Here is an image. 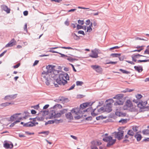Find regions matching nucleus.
<instances>
[{"instance_id": "obj_28", "label": "nucleus", "mask_w": 149, "mask_h": 149, "mask_svg": "<svg viewBox=\"0 0 149 149\" xmlns=\"http://www.w3.org/2000/svg\"><path fill=\"white\" fill-rule=\"evenodd\" d=\"M62 107V106L59 104H57L54 105L53 107L54 109H60Z\"/></svg>"}, {"instance_id": "obj_2", "label": "nucleus", "mask_w": 149, "mask_h": 149, "mask_svg": "<svg viewBox=\"0 0 149 149\" xmlns=\"http://www.w3.org/2000/svg\"><path fill=\"white\" fill-rule=\"evenodd\" d=\"M69 77L68 74L65 73L60 74L59 77L56 80V82L59 85H64L67 84V80H69Z\"/></svg>"}, {"instance_id": "obj_44", "label": "nucleus", "mask_w": 149, "mask_h": 149, "mask_svg": "<svg viewBox=\"0 0 149 149\" xmlns=\"http://www.w3.org/2000/svg\"><path fill=\"white\" fill-rule=\"evenodd\" d=\"M120 48V47H118V46H115L112 47L110 48L109 49V50H111L112 49H119Z\"/></svg>"}, {"instance_id": "obj_49", "label": "nucleus", "mask_w": 149, "mask_h": 149, "mask_svg": "<svg viewBox=\"0 0 149 149\" xmlns=\"http://www.w3.org/2000/svg\"><path fill=\"white\" fill-rule=\"evenodd\" d=\"M20 63H18L17 64V65H14L13 66V68H17L20 66Z\"/></svg>"}, {"instance_id": "obj_38", "label": "nucleus", "mask_w": 149, "mask_h": 149, "mask_svg": "<svg viewBox=\"0 0 149 149\" xmlns=\"http://www.w3.org/2000/svg\"><path fill=\"white\" fill-rule=\"evenodd\" d=\"M16 115L13 114L12 116L10 118V120L11 121H13L15 120V117Z\"/></svg>"}, {"instance_id": "obj_35", "label": "nucleus", "mask_w": 149, "mask_h": 149, "mask_svg": "<svg viewBox=\"0 0 149 149\" xmlns=\"http://www.w3.org/2000/svg\"><path fill=\"white\" fill-rule=\"evenodd\" d=\"M21 114V113H16V114H15L14 115H16V116H15V119H18L19 120H20L22 119V117L18 118V115H20Z\"/></svg>"}, {"instance_id": "obj_19", "label": "nucleus", "mask_w": 149, "mask_h": 149, "mask_svg": "<svg viewBox=\"0 0 149 149\" xmlns=\"http://www.w3.org/2000/svg\"><path fill=\"white\" fill-rule=\"evenodd\" d=\"M3 146L6 148H12L13 146V144H9L7 143H6L3 144Z\"/></svg>"}, {"instance_id": "obj_23", "label": "nucleus", "mask_w": 149, "mask_h": 149, "mask_svg": "<svg viewBox=\"0 0 149 149\" xmlns=\"http://www.w3.org/2000/svg\"><path fill=\"white\" fill-rule=\"evenodd\" d=\"M135 69L139 72H141L143 70V68L141 66H134Z\"/></svg>"}, {"instance_id": "obj_51", "label": "nucleus", "mask_w": 149, "mask_h": 149, "mask_svg": "<svg viewBox=\"0 0 149 149\" xmlns=\"http://www.w3.org/2000/svg\"><path fill=\"white\" fill-rule=\"evenodd\" d=\"M19 136L21 138H24L26 137V136L23 134H19Z\"/></svg>"}, {"instance_id": "obj_63", "label": "nucleus", "mask_w": 149, "mask_h": 149, "mask_svg": "<svg viewBox=\"0 0 149 149\" xmlns=\"http://www.w3.org/2000/svg\"><path fill=\"white\" fill-rule=\"evenodd\" d=\"M49 105L48 104H46V105H45L44 107H43V109H47V108L49 107Z\"/></svg>"}, {"instance_id": "obj_25", "label": "nucleus", "mask_w": 149, "mask_h": 149, "mask_svg": "<svg viewBox=\"0 0 149 149\" xmlns=\"http://www.w3.org/2000/svg\"><path fill=\"white\" fill-rule=\"evenodd\" d=\"M35 125V124L34 123L30 122L25 124L24 125V126L26 127H33Z\"/></svg>"}, {"instance_id": "obj_56", "label": "nucleus", "mask_w": 149, "mask_h": 149, "mask_svg": "<svg viewBox=\"0 0 149 149\" xmlns=\"http://www.w3.org/2000/svg\"><path fill=\"white\" fill-rule=\"evenodd\" d=\"M126 62H127L129 63H130L131 64H132V65L134 64V63L132 61H126Z\"/></svg>"}, {"instance_id": "obj_30", "label": "nucleus", "mask_w": 149, "mask_h": 149, "mask_svg": "<svg viewBox=\"0 0 149 149\" xmlns=\"http://www.w3.org/2000/svg\"><path fill=\"white\" fill-rule=\"evenodd\" d=\"M121 56L120 54L118 53H113L110 55V56L112 57H118L120 56Z\"/></svg>"}, {"instance_id": "obj_13", "label": "nucleus", "mask_w": 149, "mask_h": 149, "mask_svg": "<svg viewBox=\"0 0 149 149\" xmlns=\"http://www.w3.org/2000/svg\"><path fill=\"white\" fill-rule=\"evenodd\" d=\"M141 56L144 57L145 56L140 55L139 54H134L132 56V58L133 61L136 62L137 61V59L139 58Z\"/></svg>"}, {"instance_id": "obj_57", "label": "nucleus", "mask_w": 149, "mask_h": 149, "mask_svg": "<svg viewBox=\"0 0 149 149\" xmlns=\"http://www.w3.org/2000/svg\"><path fill=\"white\" fill-rule=\"evenodd\" d=\"M58 53L59 54L61 55V57H66L67 56V55H65V54H61L59 52V53Z\"/></svg>"}, {"instance_id": "obj_31", "label": "nucleus", "mask_w": 149, "mask_h": 149, "mask_svg": "<svg viewBox=\"0 0 149 149\" xmlns=\"http://www.w3.org/2000/svg\"><path fill=\"white\" fill-rule=\"evenodd\" d=\"M92 23H91V24L88 26L87 27V28L86 31L87 32H90L92 31Z\"/></svg>"}, {"instance_id": "obj_14", "label": "nucleus", "mask_w": 149, "mask_h": 149, "mask_svg": "<svg viewBox=\"0 0 149 149\" xmlns=\"http://www.w3.org/2000/svg\"><path fill=\"white\" fill-rule=\"evenodd\" d=\"M71 112L73 116L78 115L80 113V109L79 108L73 109L71 111Z\"/></svg>"}, {"instance_id": "obj_45", "label": "nucleus", "mask_w": 149, "mask_h": 149, "mask_svg": "<svg viewBox=\"0 0 149 149\" xmlns=\"http://www.w3.org/2000/svg\"><path fill=\"white\" fill-rule=\"evenodd\" d=\"M96 111V109H95L94 111L91 113V115L93 116H95L97 115V114L95 113V111Z\"/></svg>"}, {"instance_id": "obj_17", "label": "nucleus", "mask_w": 149, "mask_h": 149, "mask_svg": "<svg viewBox=\"0 0 149 149\" xmlns=\"http://www.w3.org/2000/svg\"><path fill=\"white\" fill-rule=\"evenodd\" d=\"M67 111V110L63 109L62 110L60 111L59 113H56L55 118L60 117L62 115L64 114L65 113V111Z\"/></svg>"}, {"instance_id": "obj_59", "label": "nucleus", "mask_w": 149, "mask_h": 149, "mask_svg": "<svg viewBox=\"0 0 149 149\" xmlns=\"http://www.w3.org/2000/svg\"><path fill=\"white\" fill-rule=\"evenodd\" d=\"M70 136L73 139H75L77 140V137H76V136H73L72 135H71Z\"/></svg>"}, {"instance_id": "obj_29", "label": "nucleus", "mask_w": 149, "mask_h": 149, "mask_svg": "<svg viewBox=\"0 0 149 149\" xmlns=\"http://www.w3.org/2000/svg\"><path fill=\"white\" fill-rule=\"evenodd\" d=\"M127 134L132 137L134 135V133L132 130H129L127 133Z\"/></svg>"}, {"instance_id": "obj_6", "label": "nucleus", "mask_w": 149, "mask_h": 149, "mask_svg": "<svg viewBox=\"0 0 149 149\" xmlns=\"http://www.w3.org/2000/svg\"><path fill=\"white\" fill-rule=\"evenodd\" d=\"M118 130L119 131L118 132H115L113 133L115 134V137L119 140L123 138L124 132L122 130H119V129Z\"/></svg>"}, {"instance_id": "obj_54", "label": "nucleus", "mask_w": 149, "mask_h": 149, "mask_svg": "<svg viewBox=\"0 0 149 149\" xmlns=\"http://www.w3.org/2000/svg\"><path fill=\"white\" fill-rule=\"evenodd\" d=\"M38 62H39V61H38V60L35 61L34 63L33 64V66H35L38 63Z\"/></svg>"}, {"instance_id": "obj_48", "label": "nucleus", "mask_w": 149, "mask_h": 149, "mask_svg": "<svg viewBox=\"0 0 149 149\" xmlns=\"http://www.w3.org/2000/svg\"><path fill=\"white\" fill-rule=\"evenodd\" d=\"M119 122L120 123H126L127 122V120L126 119H122Z\"/></svg>"}, {"instance_id": "obj_18", "label": "nucleus", "mask_w": 149, "mask_h": 149, "mask_svg": "<svg viewBox=\"0 0 149 149\" xmlns=\"http://www.w3.org/2000/svg\"><path fill=\"white\" fill-rule=\"evenodd\" d=\"M92 103L91 102H87L83 103L80 105L82 109L86 108L89 106H91L92 105Z\"/></svg>"}, {"instance_id": "obj_1", "label": "nucleus", "mask_w": 149, "mask_h": 149, "mask_svg": "<svg viewBox=\"0 0 149 149\" xmlns=\"http://www.w3.org/2000/svg\"><path fill=\"white\" fill-rule=\"evenodd\" d=\"M46 69L47 70L44 71L41 74L42 78L45 81V83L47 85H48L50 84V76L52 77V75L55 76L54 74L52 72V68L51 65H49L47 66Z\"/></svg>"}, {"instance_id": "obj_22", "label": "nucleus", "mask_w": 149, "mask_h": 149, "mask_svg": "<svg viewBox=\"0 0 149 149\" xmlns=\"http://www.w3.org/2000/svg\"><path fill=\"white\" fill-rule=\"evenodd\" d=\"M144 47V46H138L136 47V48L137 49V50H134L133 51H132L131 52H139L141 51L143 49Z\"/></svg>"}, {"instance_id": "obj_34", "label": "nucleus", "mask_w": 149, "mask_h": 149, "mask_svg": "<svg viewBox=\"0 0 149 149\" xmlns=\"http://www.w3.org/2000/svg\"><path fill=\"white\" fill-rule=\"evenodd\" d=\"M119 70L123 74H128L130 73V72L121 69H120Z\"/></svg>"}, {"instance_id": "obj_27", "label": "nucleus", "mask_w": 149, "mask_h": 149, "mask_svg": "<svg viewBox=\"0 0 149 149\" xmlns=\"http://www.w3.org/2000/svg\"><path fill=\"white\" fill-rule=\"evenodd\" d=\"M134 137L136 139L137 141H140L142 138L141 135L140 134L137 133L134 136Z\"/></svg>"}, {"instance_id": "obj_21", "label": "nucleus", "mask_w": 149, "mask_h": 149, "mask_svg": "<svg viewBox=\"0 0 149 149\" xmlns=\"http://www.w3.org/2000/svg\"><path fill=\"white\" fill-rule=\"evenodd\" d=\"M70 55L71 56L67 55V56H66L65 58L70 62H72L73 61L76 60V59L73 58V55Z\"/></svg>"}, {"instance_id": "obj_55", "label": "nucleus", "mask_w": 149, "mask_h": 149, "mask_svg": "<svg viewBox=\"0 0 149 149\" xmlns=\"http://www.w3.org/2000/svg\"><path fill=\"white\" fill-rule=\"evenodd\" d=\"M11 97L10 95H8L5 97V99L6 100L10 99L11 98Z\"/></svg>"}, {"instance_id": "obj_10", "label": "nucleus", "mask_w": 149, "mask_h": 149, "mask_svg": "<svg viewBox=\"0 0 149 149\" xmlns=\"http://www.w3.org/2000/svg\"><path fill=\"white\" fill-rule=\"evenodd\" d=\"M91 143L92 144L91 146V149H98L96 146H99L102 144L101 142L99 141H93Z\"/></svg>"}, {"instance_id": "obj_41", "label": "nucleus", "mask_w": 149, "mask_h": 149, "mask_svg": "<svg viewBox=\"0 0 149 149\" xmlns=\"http://www.w3.org/2000/svg\"><path fill=\"white\" fill-rule=\"evenodd\" d=\"M136 97L137 99L139 100L142 97V96L140 94H137L136 95Z\"/></svg>"}, {"instance_id": "obj_50", "label": "nucleus", "mask_w": 149, "mask_h": 149, "mask_svg": "<svg viewBox=\"0 0 149 149\" xmlns=\"http://www.w3.org/2000/svg\"><path fill=\"white\" fill-rule=\"evenodd\" d=\"M77 28L78 29H81L83 28V26H81L78 24L77 26Z\"/></svg>"}, {"instance_id": "obj_64", "label": "nucleus", "mask_w": 149, "mask_h": 149, "mask_svg": "<svg viewBox=\"0 0 149 149\" xmlns=\"http://www.w3.org/2000/svg\"><path fill=\"white\" fill-rule=\"evenodd\" d=\"M31 113L32 114H35L36 113V111L34 110H31Z\"/></svg>"}, {"instance_id": "obj_60", "label": "nucleus", "mask_w": 149, "mask_h": 149, "mask_svg": "<svg viewBox=\"0 0 149 149\" xmlns=\"http://www.w3.org/2000/svg\"><path fill=\"white\" fill-rule=\"evenodd\" d=\"M28 11H25L24 12L23 14L24 16H26L28 15Z\"/></svg>"}, {"instance_id": "obj_61", "label": "nucleus", "mask_w": 149, "mask_h": 149, "mask_svg": "<svg viewBox=\"0 0 149 149\" xmlns=\"http://www.w3.org/2000/svg\"><path fill=\"white\" fill-rule=\"evenodd\" d=\"M76 10V9H72L68 10V12H74Z\"/></svg>"}, {"instance_id": "obj_4", "label": "nucleus", "mask_w": 149, "mask_h": 149, "mask_svg": "<svg viewBox=\"0 0 149 149\" xmlns=\"http://www.w3.org/2000/svg\"><path fill=\"white\" fill-rule=\"evenodd\" d=\"M123 95L122 94H120L117 95L113 97V99H117L116 101L114 103V105H122L123 104Z\"/></svg>"}, {"instance_id": "obj_42", "label": "nucleus", "mask_w": 149, "mask_h": 149, "mask_svg": "<svg viewBox=\"0 0 149 149\" xmlns=\"http://www.w3.org/2000/svg\"><path fill=\"white\" fill-rule=\"evenodd\" d=\"M138 127L137 126H135L133 127L132 129L134 131L136 132L138 131Z\"/></svg>"}, {"instance_id": "obj_16", "label": "nucleus", "mask_w": 149, "mask_h": 149, "mask_svg": "<svg viewBox=\"0 0 149 149\" xmlns=\"http://www.w3.org/2000/svg\"><path fill=\"white\" fill-rule=\"evenodd\" d=\"M55 109H54L51 110L49 113L50 118L51 119L55 118V116L56 114Z\"/></svg>"}, {"instance_id": "obj_37", "label": "nucleus", "mask_w": 149, "mask_h": 149, "mask_svg": "<svg viewBox=\"0 0 149 149\" xmlns=\"http://www.w3.org/2000/svg\"><path fill=\"white\" fill-rule=\"evenodd\" d=\"M83 84V82L81 81H77L76 82V84L77 86H81Z\"/></svg>"}, {"instance_id": "obj_58", "label": "nucleus", "mask_w": 149, "mask_h": 149, "mask_svg": "<svg viewBox=\"0 0 149 149\" xmlns=\"http://www.w3.org/2000/svg\"><path fill=\"white\" fill-rule=\"evenodd\" d=\"M91 23V21L90 20L88 19L86 21V24L87 25H89Z\"/></svg>"}, {"instance_id": "obj_62", "label": "nucleus", "mask_w": 149, "mask_h": 149, "mask_svg": "<svg viewBox=\"0 0 149 149\" xmlns=\"http://www.w3.org/2000/svg\"><path fill=\"white\" fill-rule=\"evenodd\" d=\"M52 1H54L55 2L57 3H61L62 1V0H52Z\"/></svg>"}, {"instance_id": "obj_24", "label": "nucleus", "mask_w": 149, "mask_h": 149, "mask_svg": "<svg viewBox=\"0 0 149 149\" xmlns=\"http://www.w3.org/2000/svg\"><path fill=\"white\" fill-rule=\"evenodd\" d=\"M14 104V103L13 102H6L5 103H3L1 104L0 106L2 107H6V106L9 105L10 104Z\"/></svg>"}, {"instance_id": "obj_7", "label": "nucleus", "mask_w": 149, "mask_h": 149, "mask_svg": "<svg viewBox=\"0 0 149 149\" xmlns=\"http://www.w3.org/2000/svg\"><path fill=\"white\" fill-rule=\"evenodd\" d=\"M91 67L96 72L99 73H101L103 71L102 68L100 66L98 65H91Z\"/></svg>"}, {"instance_id": "obj_52", "label": "nucleus", "mask_w": 149, "mask_h": 149, "mask_svg": "<svg viewBox=\"0 0 149 149\" xmlns=\"http://www.w3.org/2000/svg\"><path fill=\"white\" fill-rule=\"evenodd\" d=\"M58 121H56V120H54V121L53 120H51V121H49V122H50V123H50V124H51V123H54V122H55L56 123H57L58 122Z\"/></svg>"}, {"instance_id": "obj_3", "label": "nucleus", "mask_w": 149, "mask_h": 149, "mask_svg": "<svg viewBox=\"0 0 149 149\" xmlns=\"http://www.w3.org/2000/svg\"><path fill=\"white\" fill-rule=\"evenodd\" d=\"M112 104L111 102L108 103L106 105L104 106L103 107H101L99 111L100 112H106L109 113L111 111Z\"/></svg>"}, {"instance_id": "obj_8", "label": "nucleus", "mask_w": 149, "mask_h": 149, "mask_svg": "<svg viewBox=\"0 0 149 149\" xmlns=\"http://www.w3.org/2000/svg\"><path fill=\"white\" fill-rule=\"evenodd\" d=\"M133 106L132 101L130 100H127L125 102V104L123 107L124 110H128Z\"/></svg>"}, {"instance_id": "obj_53", "label": "nucleus", "mask_w": 149, "mask_h": 149, "mask_svg": "<svg viewBox=\"0 0 149 149\" xmlns=\"http://www.w3.org/2000/svg\"><path fill=\"white\" fill-rule=\"evenodd\" d=\"M78 33L79 34H82L84 35H85L84 33V31H79L78 32Z\"/></svg>"}, {"instance_id": "obj_43", "label": "nucleus", "mask_w": 149, "mask_h": 149, "mask_svg": "<svg viewBox=\"0 0 149 149\" xmlns=\"http://www.w3.org/2000/svg\"><path fill=\"white\" fill-rule=\"evenodd\" d=\"M133 91H134L133 90H131V89H127L125 90H124L123 91V92H124V93H126L127 92H131Z\"/></svg>"}, {"instance_id": "obj_5", "label": "nucleus", "mask_w": 149, "mask_h": 149, "mask_svg": "<svg viewBox=\"0 0 149 149\" xmlns=\"http://www.w3.org/2000/svg\"><path fill=\"white\" fill-rule=\"evenodd\" d=\"M103 140L104 141L108 142L107 144V147H109L113 145L116 141L115 139H113L112 137L111 136H109L104 138Z\"/></svg>"}, {"instance_id": "obj_36", "label": "nucleus", "mask_w": 149, "mask_h": 149, "mask_svg": "<svg viewBox=\"0 0 149 149\" xmlns=\"http://www.w3.org/2000/svg\"><path fill=\"white\" fill-rule=\"evenodd\" d=\"M144 54L149 55V47L147 46L146 49L144 52Z\"/></svg>"}, {"instance_id": "obj_26", "label": "nucleus", "mask_w": 149, "mask_h": 149, "mask_svg": "<svg viewBox=\"0 0 149 149\" xmlns=\"http://www.w3.org/2000/svg\"><path fill=\"white\" fill-rule=\"evenodd\" d=\"M67 118L70 120L73 119V117L71 113H68L66 114Z\"/></svg>"}, {"instance_id": "obj_46", "label": "nucleus", "mask_w": 149, "mask_h": 149, "mask_svg": "<svg viewBox=\"0 0 149 149\" xmlns=\"http://www.w3.org/2000/svg\"><path fill=\"white\" fill-rule=\"evenodd\" d=\"M78 22L79 24L83 25L84 24V21L83 20H79L78 21Z\"/></svg>"}, {"instance_id": "obj_20", "label": "nucleus", "mask_w": 149, "mask_h": 149, "mask_svg": "<svg viewBox=\"0 0 149 149\" xmlns=\"http://www.w3.org/2000/svg\"><path fill=\"white\" fill-rule=\"evenodd\" d=\"M1 8L2 9L6 11L7 13H10V9L7 6L5 5H2Z\"/></svg>"}, {"instance_id": "obj_39", "label": "nucleus", "mask_w": 149, "mask_h": 149, "mask_svg": "<svg viewBox=\"0 0 149 149\" xmlns=\"http://www.w3.org/2000/svg\"><path fill=\"white\" fill-rule=\"evenodd\" d=\"M49 133V131H46L44 132H41L39 133L40 134H46V135H48Z\"/></svg>"}, {"instance_id": "obj_40", "label": "nucleus", "mask_w": 149, "mask_h": 149, "mask_svg": "<svg viewBox=\"0 0 149 149\" xmlns=\"http://www.w3.org/2000/svg\"><path fill=\"white\" fill-rule=\"evenodd\" d=\"M149 61V59L145 60H139L137 61V63H141L143 62H147Z\"/></svg>"}, {"instance_id": "obj_11", "label": "nucleus", "mask_w": 149, "mask_h": 149, "mask_svg": "<svg viewBox=\"0 0 149 149\" xmlns=\"http://www.w3.org/2000/svg\"><path fill=\"white\" fill-rule=\"evenodd\" d=\"M58 48H62L63 49H71V50H74V49H73V48L71 47H52V48H50V49L49 50V52H52V53H59L58 52L56 51H55L53 50V49H57Z\"/></svg>"}, {"instance_id": "obj_32", "label": "nucleus", "mask_w": 149, "mask_h": 149, "mask_svg": "<svg viewBox=\"0 0 149 149\" xmlns=\"http://www.w3.org/2000/svg\"><path fill=\"white\" fill-rule=\"evenodd\" d=\"M142 132L144 134L148 135L149 134V130L148 129L142 131Z\"/></svg>"}, {"instance_id": "obj_33", "label": "nucleus", "mask_w": 149, "mask_h": 149, "mask_svg": "<svg viewBox=\"0 0 149 149\" xmlns=\"http://www.w3.org/2000/svg\"><path fill=\"white\" fill-rule=\"evenodd\" d=\"M117 63V61H115V62L108 61V60H107L106 64H116Z\"/></svg>"}, {"instance_id": "obj_15", "label": "nucleus", "mask_w": 149, "mask_h": 149, "mask_svg": "<svg viewBox=\"0 0 149 149\" xmlns=\"http://www.w3.org/2000/svg\"><path fill=\"white\" fill-rule=\"evenodd\" d=\"M16 43V41L14 39H13L8 44L6 45L5 47H11L15 45Z\"/></svg>"}, {"instance_id": "obj_9", "label": "nucleus", "mask_w": 149, "mask_h": 149, "mask_svg": "<svg viewBox=\"0 0 149 149\" xmlns=\"http://www.w3.org/2000/svg\"><path fill=\"white\" fill-rule=\"evenodd\" d=\"M99 51V50L96 49L91 50V54L89 56L92 58H98V54L100 53Z\"/></svg>"}, {"instance_id": "obj_12", "label": "nucleus", "mask_w": 149, "mask_h": 149, "mask_svg": "<svg viewBox=\"0 0 149 149\" xmlns=\"http://www.w3.org/2000/svg\"><path fill=\"white\" fill-rule=\"evenodd\" d=\"M147 104V101H145L144 102L141 101L139 102L137 106L140 109H143L146 107Z\"/></svg>"}, {"instance_id": "obj_47", "label": "nucleus", "mask_w": 149, "mask_h": 149, "mask_svg": "<svg viewBox=\"0 0 149 149\" xmlns=\"http://www.w3.org/2000/svg\"><path fill=\"white\" fill-rule=\"evenodd\" d=\"M116 115L118 116H120L121 115V113L119 111H116L115 113Z\"/></svg>"}]
</instances>
